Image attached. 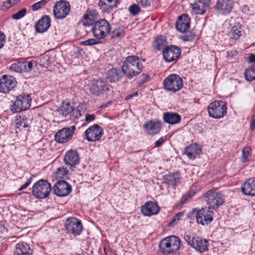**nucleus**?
<instances>
[{
  "mask_svg": "<svg viewBox=\"0 0 255 255\" xmlns=\"http://www.w3.org/2000/svg\"><path fill=\"white\" fill-rule=\"evenodd\" d=\"M241 27L239 26H233L230 31L229 35L230 38L233 39L237 40L242 35Z\"/></svg>",
  "mask_w": 255,
  "mask_h": 255,
  "instance_id": "nucleus-36",
  "label": "nucleus"
},
{
  "mask_svg": "<svg viewBox=\"0 0 255 255\" xmlns=\"http://www.w3.org/2000/svg\"><path fill=\"white\" fill-rule=\"evenodd\" d=\"M31 180H32V177H30L29 178H28L26 182L19 188L18 190L21 191V190L26 188L29 186V185L30 184V183L31 182Z\"/></svg>",
  "mask_w": 255,
  "mask_h": 255,
  "instance_id": "nucleus-54",
  "label": "nucleus"
},
{
  "mask_svg": "<svg viewBox=\"0 0 255 255\" xmlns=\"http://www.w3.org/2000/svg\"><path fill=\"white\" fill-rule=\"evenodd\" d=\"M94 19L93 18V17H90L87 13H85L81 20V22L82 24L85 26H89L92 25L93 26V25L94 22H93Z\"/></svg>",
  "mask_w": 255,
  "mask_h": 255,
  "instance_id": "nucleus-39",
  "label": "nucleus"
},
{
  "mask_svg": "<svg viewBox=\"0 0 255 255\" xmlns=\"http://www.w3.org/2000/svg\"><path fill=\"white\" fill-rule=\"evenodd\" d=\"M139 5L133 4L129 7V11L133 15H137L140 12Z\"/></svg>",
  "mask_w": 255,
  "mask_h": 255,
  "instance_id": "nucleus-46",
  "label": "nucleus"
},
{
  "mask_svg": "<svg viewBox=\"0 0 255 255\" xmlns=\"http://www.w3.org/2000/svg\"><path fill=\"white\" fill-rule=\"evenodd\" d=\"M110 29L109 22L105 19H102L94 23L92 32L95 38L103 41L109 34Z\"/></svg>",
  "mask_w": 255,
  "mask_h": 255,
  "instance_id": "nucleus-3",
  "label": "nucleus"
},
{
  "mask_svg": "<svg viewBox=\"0 0 255 255\" xmlns=\"http://www.w3.org/2000/svg\"><path fill=\"white\" fill-rule=\"evenodd\" d=\"M183 215V212H180V213H178L176 214L174 216V217L172 219L171 221L168 224V226L169 227H173L179 221L180 217L181 216H182Z\"/></svg>",
  "mask_w": 255,
  "mask_h": 255,
  "instance_id": "nucleus-45",
  "label": "nucleus"
},
{
  "mask_svg": "<svg viewBox=\"0 0 255 255\" xmlns=\"http://www.w3.org/2000/svg\"><path fill=\"white\" fill-rule=\"evenodd\" d=\"M26 127H27V126L25 124H24L23 127L25 128Z\"/></svg>",
  "mask_w": 255,
  "mask_h": 255,
  "instance_id": "nucleus-61",
  "label": "nucleus"
},
{
  "mask_svg": "<svg viewBox=\"0 0 255 255\" xmlns=\"http://www.w3.org/2000/svg\"><path fill=\"white\" fill-rule=\"evenodd\" d=\"M233 5L232 0H218L215 6L216 9L223 14H228Z\"/></svg>",
  "mask_w": 255,
  "mask_h": 255,
  "instance_id": "nucleus-25",
  "label": "nucleus"
},
{
  "mask_svg": "<svg viewBox=\"0 0 255 255\" xmlns=\"http://www.w3.org/2000/svg\"><path fill=\"white\" fill-rule=\"evenodd\" d=\"M5 38V36L4 33L0 31V49L3 46Z\"/></svg>",
  "mask_w": 255,
  "mask_h": 255,
  "instance_id": "nucleus-56",
  "label": "nucleus"
},
{
  "mask_svg": "<svg viewBox=\"0 0 255 255\" xmlns=\"http://www.w3.org/2000/svg\"><path fill=\"white\" fill-rule=\"evenodd\" d=\"M95 119V116L94 114L90 115V114H87L86 115L85 118V121L87 123H90L94 121V120Z\"/></svg>",
  "mask_w": 255,
  "mask_h": 255,
  "instance_id": "nucleus-55",
  "label": "nucleus"
},
{
  "mask_svg": "<svg viewBox=\"0 0 255 255\" xmlns=\"http://www.w3.org/2000/svg\"><path fill=\"white\" fill-rule=\"evenodd\" d=\"M141 210L144 215L150 216L157 214L160 211V208L156 203L148 201L141 206Z\"/></svg>",
  "mask_w": 255,
  "mask_h": 255,
  "instance_id": "nucleus-23",
  "label": "nucleus"
},
{
  "mask_svg": "<svg viewBox=\"0 0 255 255\" xmlns=\"http://www.w3.org/2000/svg\"><path fill=\"white\" fill-rule=\"evenodd\" d=\"M76 128L75 126L64 128L55 134V140L59 143H66L72 138Z\"/></svg>",
  "mask_w": 255,
  "mask_h": 255,
  "instance_id": "nucleus-14",
  "label": "nucleus"
},
{
  "mask_svg": "<svg viewBox=\"0 0 255 255\" xmlns=\"http://www.w3.org/2000/svg\"><path fill=\"white\" fill-rule=\"evenodd\" d=\"M116 0H100L98 6L103 12H110L116 7Z\"/></svg>",
  "mask_w": 255,
  "mask_h": 255,
  "instance_id": "nucleus-31",
  "label": "nucleus"
},
{
  "mask_svg": "<svg viewBox=\"0 0 255 255\" xmlns=\"http://www.w3.org/2000/svg\"><path fill=\"white\" fill-rule=\"evenodd\" d=\"M16 82L11 76L4 75L0 78V92L7 93L15 86Z\"/></svg>",
  "mask_w": 255,
  "mask_h": 255,
  "instance_id": "nucleus-17",
  "label": "nucleus"
},
{
  "mask_svg": "<svg viewBox=\"0 0 255 255\" xmlns=\"http://www.w3.org/2000/svg\"><path fill=\"white\" fill-rule=\"evenodd\" d=\"M70 11L69 2L64 0L56 2L53 8V14L56 19H64L69 14Z\"/></svg>",
  "mask_w": 255,
  "mask_h": 255,
  "instance_id": "nucleus-10",
  "label": "nucleus"
},
{
  "mask_svg": "<svg viewBox=\"0 0 255 255\" xmlns=\"http://www.w3.org/2000/svg\"><path fill=\"white\" fill-rule=\"evenodd\" d=\"M166 140V136L160 137L158 140H157L154 143V147H159L165 142Z\"/></svg>",
  "mask_w": 255,
  "mask_h": 255,
  "instance_id": "nucleus-51",
  "label": "nucleus"
},
{
  "mask_svg": "<svg viewBox=\"0 0 255 255\" xmlns=\"http://www.w3.org/2000/svg\"><path fill=\"white\" fill-rule=\"evenodd\" d=\"M184 238L188 244L196 251L202 253L208 250L207 241L197 236H191L185 234Z\"/></svg>",
  "mask_w": 255,
  "mask_h": 255,
  "instance_id": "nucleus-9",
  "label": "nucleus"
},
{
  "mask_svg": "<svg viewBox=\"0 0 255 255\" xmlns=\"http://www.w3.org/2000/svg\"><path fill=\"white\" fill-rule=\"evenodd\" d=\"M255 116H253L251 120L250 128L251 130L255 129Z\"/></svg>",
  "mask_w": 255,
  "mask_h": 255,
  "instance_id": "nucleus-57",
  "label": "nucleus"
},
{
  "mask_svg": "<svg viewBox=\"0 0 255 255\" xmlns=\"http://www.w3.org/2000/svg\"><path fill=\"white\" fill-rule=\"evenodd\" d=\"M154 48L156 50L160 51L167 47L166 38L162 36L157 37L154 41Z\"/></svg>",
  "mask_w": 255,
  "mask_h": 255,
  "instance_id": "nucleus-34",
  "label": "nucleus"
},
{
  "mask_svg": "<svg viewBox=\"0 0 255 255\" xmlns=\"http://www.w3.org/2000/svg\"><path fill=\"white\" fill-rule=\"evenodd\" d=\"M50 0H41L32 5L33 11H37L43 7Z\"/></svg>",
  "mask_w": 255,
  "mask_h": 255,
  "instance_id": "nucleus-40",
  "label": "nucleus"
},
{
  "mask_svg": "<svg viewBox=\"0 0 255 255\" xmlns=\"http://www.w3.org/2000/svg\"><path fill=\"white\" fill-rule=\"evenodd\" d=\"M181 244V241L178 237L168 236L160 242L159 250L164 255H172L179 250Z\"/></svg>",
  "mask_w": 255,
  "mask_h": 255,
  "instance_id": "nucleus-2",
  "label": "nucleus"
},
{
  "mask_svg": "<svg viewBox=\"0 0 255 255\" xmlns=\"http://www.w3.org/2000/svg\"><path fill=\"white\" fill-rule=\"evenodd\" d=\"M190 19L187 14H182L179 16L176 22V28L181 32H186L189 28Z\"/></svg>",
  "mask_w": 255,
  "mask_h": 255,
  "instance_id": "nucleus-24",
  "label": "nucleus"
},
{
  "mask_svg": "<svg viewBox=\"0 0 255 255\" xmlns=\"http://www.w3.org/2000/svg\"><path fill=\"white\" fill-rule=\"evenodd\" d=\"M125 35L124 31L121 28H116L112 32L111 37L112 38H121L124 37Z\"/></svg>",
  "mask_w": 255,
  "mask_h": 255,
  "instance_id": "nucleus-42",
  "label": "nucleus"
},
{
  "mask_svg": "<svg viewBox=\"0 0 255 255\" xmlns=\"http://www.w3.org/2000/svg\"><path fill=\"white\" fill-rule=\"evenodd\" d=\"M27 9L23 8L11 15V17L14 19H19L23 17L26 13Z\"/></svg>",
  "mask_w": 255,
  "mask_h": 255,
  "instance_id": "nucleus-43",
  "label": "nucleus"
},
{
  "mask_svg": "<svg viewBox=\"0 0 255 255\" xmlns=\"http://www.w3.org/2000/svg\"><path fill=\"white\" fill-rule=\"evenodd\" d=\"M205 201L209 209H217L221 206L225 200V196L216 189L209 190L205 194Z\"/></svg>",
  "mask_w": 255,
  "mask_h": 255,
  "instance_id": "nucleus-4",
  "label": "nucleus"
},
{
  "mask_svg": "<svg viewBox=\"0 0 255 255\" xmlns=\"http://www.w3.org/2000/svg\"><path fill=\"white\" fill-rule=\"evenodd\" d=\"M180 174L178 172L166 174L163 177L164 182L170 186H175L180 182Z\"/></svg>",
  "mask_w": 255,
  "mask_h": 255,
  "instance_id": "nucleus-30",
  "label": "nucleus"
},
{
  "mask_svg": "<svg viewBox=\"0 0 255 255\" xmlns=\"http://www.w3.org/2000/svg\"><path fill=\"white\" fill-rule=\"evenodd\" d=\"M211 209L201 208L196 212V221L198 224L202 225L207 224L213 221V212Z\"/></svg>",
  "mask_w": 255,
  "mask_h": 255,
  "instance_id": "nucleus-16",
  "label": "nucleus"
},
{
  "mask_svg": "<svg viewBox=\"0 0 255 255\" xmlns=\"http://www.w3.org/2000/svg\"><path fill=\"white\" fill-rule=\"evenodd\" d=\"M51 19L49 16L45 15L37 22L35 25V30L39 33L46 31L50 27Z\"/></svg>",
  "mask_w": 255,
  "mask_h": 255,
  "instance_id": "nucleus-26",
  "label": "nucleus"
},
{
  "mask_svg": "<svg viewBox=\"0 0 255 255\" xmlns=\"http://www.w3.org/2000/svg\"><path fill=\"white\" fill-rule=\"evenodd\" d=\"M249 61L250 62H255V54H251L249 57Z\"/></svg>",
  "mask_w": 255,
  "mask_h": 255,
  "instance_id": "nucleus-59",
  "label": "nucleus"
},
{
  "mask_svg": "<svg viewBox=\"0 0 255 255\" xmlns=\"http://www.w3.org/2000/svg\"><path fill=\"white\" fill-rule=\"evenodd\" d=\"M71 191V186L63 180L57 182L53 187V192L58 196H65L69 194Z\"/></svg>",
  "mask_w": 255,
  "mask_h": 255,
  "instance_id": "nucleus-19",
  "label": "nucleus"
},
{
  "mask_svg": "<svg viewBox=\"0 0 255 255\" xmlns=\"http://www.w3.org/2000/svg\"><path fill=\"white\" fill-rule=\"evenodd\" d=\"M31 180H32V177H30L29 178H28L26 182L19 188L18 190L21 191V190L26 188L29 186V185L30 184V183L31 182Z\"/></svg>",
  "mask_w": 255,
  "mask_h": 255,
  "instance_id": "nucleus-53",
  "label": "nucleus"
},
{
  "mask_svg": "<svg viewBox=\"0 0 255 255\" xmlns=\"http://www.w3.org/2000/svg\"><path fill=\"white\" fill-rule=\"evenodd\" d=\"M142 68L138 56H128L123 62L122 73L128 78L131 79L138 75L141 72Z\"/></svg>",
  "mask_w": 255,
  "mask_h": 255,
  "instance_id": "nucleus-1",
  "label": "nucleus"
},
{
  "mask_svg": "<svg viewBox=\"0 0 255 255\" xmlns=\"http://www.w3.org/2000/svg\"><path fill=\"white\" fill-rule=\"evenodd\" d=\"M162 55L166 62H171L178 58L180 55V49L174 45L168 46L163 50Z\"/></svg>",
  "mask_w": 255,
  "mask_h": 255,
  "instance_id": "nucleus-15",
  "label": "nucleus"
},
{
  "mask_svg": "<svg viewBox=\"0 0 255 255\" xmlns=\"http://www.w3.org/2000/svg\"><path fill=\"white\" fill-rule=\"evenodd\" d=\"M195 37L194 33L191 32H187L186 33L181 36V39L184 41H191L193 40Z\"/></svg>",
  "mask_w": 255,
  "mask_h": 255,
  "instance_id": "nucleus-44",
  "label": "nucleus"
},
{
  "mask_svg": "<svg viewBox=\"0 0 255 255\" xmlns=\"http://www.w3.org/2000/svg\"><path fill=\"white\" fill-rule=\"evenodd\" d=\"M227 106L225 102L222 101H215L209 104L208 112L210 117L220 119L227 113Z\"/></svg>",
  "mask_w": 255,
  "mask_h": 255,
  "instance_id": "nucleus-7",
  "label": "nucleus"
},
{
  "mask_svg": "<svg viewBox=\"0 0 255 255\" xmlns=\"http://www.w3.org/2000/svg\"><path fill=\"white\" fill-rule=\"evenodd\" d=\"M109 90V86L103 79H94L91 81L89 91L92 94L99 96L103 95Z\"/></svg>",
  "mask_w": 255,
  "mask_h": 255,
  "instance_id": "nucleus-12",
  "label": "nucleus"
},
{
  "mask_svg": "<svg viewBox=\"0 0 255 255\" xmlns=\"http://www.w3.org/2000/svg\"><path fill=\"white\" fill-rule=\"evenodd\" d=\"M64 161L66 165L70 166V168L75 167L79 163V156L77 151L70 150L67 151L64 156Z\"/></svg>",
  "mask_w": 255,
  "mask_h": 255,
  "instance_id": "nucleus-22",
  "label": "nucleus"
},
{
  "mask_svg": "<svg viewBox=\"0 0 255 255\" xmlns=\"http://www.w3.org/2000/svg\"><path fill=\"white\" fill-rule=\"evenodd\" d=\"M165 89L173 93L179 91L183 87L182 78L176 74H171L167 77L163 82Z\"/></svg>",
  "mask_w": 255,
  "mask_h": 255,
  "instance_id": "nucleus-8",
  "label": "nucleus"
},
{
  "mask_svg": "<svg viewBox=\"0 0 255 255\" xmlns=\"http://www.w3.org/2000/svg\"><path fill=\"white\" fill-rule=\"evenodd\" d=\"M184 153L189 159H194L202 153L201 148L196 144H191L185 148Z\"/></svg>",
  "mask_w": 255,
  "mask_h": 255,
  "instance_id": "nucleus-28",
  "label": "nucleus"
},
{
  "mask_svg": "<svg viewBox=\"0 0 255 255\" xmlns=\"http://www.w3.org/2000/svg\"><path fill=\"white\" fill-rule=\"evenodd\" d=\"M122 78V72L120 70L112 68L110 69L107 74V79L110 82H116Z\"/></svg>",
  "mask_w": 255,
  "mask_h": 255,
  "instance_id": "nucleus-33",
  "label": "nucleus"
},
{
  "mask_svg": "<svg viewBox=\"0 0 255 255\" xmlns=\"http://www.w3.org/2000/svg\"><path fill=\"white\" fill-rule=\"evenodd\" d=\"M22 63H23V66L24 72L31 71L33 67L37 66V62L34 60H31L30 61H23Z\"/></svg>",
  "mask_w": 255,
  "mask_h": 255,
  "instance_id": "nucleus-37",
  "label": "nucleus"
},
{
  "mask_svg": "<svg viewBox=\"0 0 255 255\" xmlns=\"http://www.w3.org/2000/svg\"><path fill=\"white\" fill-rule=\"evenodd\" d=\"M68 171L64 168H59L57 169L55 172V176L56 178H63V176L66 174Z\"/></svg>",
  "mask_w": 255,
  "mask_h": 255,
  "instance_id": "nucleus-49",
  "label": "nucleus"
},
{
  "mask_svg": "<svg viewBox=\"0 0 255 255\" xmlns=\"http://www.w3.org/2000/svg\"><path fill=\"white\" fill-rule=\"evenodd\" d=\"M138 5L146 8L150 6L152 0H136Z\"/></svg>",
  "mask_w": 255,
  "mask_h": 255,
  "instance_id": "nucleus-47",
  "label": "nucleus"
},
{
  "mask_svg": "<svg viewBox=\"0 0 255 255\" xmlns=\"http://www.w3.org/2000/svg\"><path fill=\"white\" fill-rule=\"evenodd\" d=\"M19 0H7L3 2L2 6L6 8H9L13 4H15V1H18Z\"/></svg>",
  "mask_w": 255,
  "mask_h": 255,
  "instance_id": "nucleus-50",
  "label": "nucleus"
},
{
  "mask_svg": "<svg viewBox=\"0 0 255 255\" xmlns=\"http://www.w3.org/2000/svg\"><path fill=\"white\" fill-rule=\"evenodd\" d=\"M250 149L248 147H246L243 149V156H242V161L243 162H247L249 160V156L250 155Z\"/></svg>",
  "mask_w": 255,
  "mask_h": 255,
  "instance_id": "nucleus-48",
  "label": "nucleus"
},
{
  "mask_svg": "<svg viewBox=\"0 0 255 255\" xmlns=\"http://www.w3.org/2000/svg\"><path fill=\"white\" fill-rule=\"evenodd\" d=\"M137 95H138V93L137 92H135L133 93V94H131L130 95H128V96H127V97L126 98V100H129L134 97L137 96Z\"/></svg>",
  "mask_w": 255,
  "mask_h": 255,
  "instance_id": "nucleus-58",
  "label": "nucleus"
},
{
  "mask_svg": "<svg viewBox=\"0 0 255 255\" xmlns=\"http://www.w3.org/2000/svg\"><path fill=\"white\" fill-rule=\"evenodd\" d=\"M86 139L90 141H95L100 139L103 134V130L98 125L95 124L88 128L85 132Z\"/></svg>",
  "mask_w": 255,
  "mask_h": 255,
  "instance_id": "nucleus-18",
  "label": "nucleus"
},
{
  "mask_svg": "<svg viewBox=\"0 0 255 255\" xmlns=\"http://www.w3.org/2000/svg\"><path fill=\"white\" fill-rule=\"evenodd\" d=\"M143 128L147 134L154 135L160 132L162 123L158 120H150L147 121L143 125Z\"/></svg>",
  "mask_w": 255,
  "mask_h": 255,
  "instance_id": "nucleus-20",
  "label": "nucleus"
},
{
  "mask_svg": "<svg viewBox=\"0 0 255 255\" xmlns=\"http://www.w3.org/2000/svg\"><path fill=\"white\" fill-rule=\"evenodd\" d=\"M51 191V185L47 181L39 180L32 187V194L38 199H44L48 197Z\"/></svg>",
  "mask_w": 255,
  "mask_h": 255,
  "instance_id": "nucleus-5",
  "label": "nucleus"
},
{
  "mask_svg": "<svg viewBox=\"0 0 255 255\" xmlns=\"http://www.w3.org/2000/svg\"><path fill=\"white\" fill-rule=\"evenodd\" d=\"M210 0H195L191 4L193 11L196 14H203L209 9Z\"/></svg>",
  "mask_w": 255,
  "mask_h": 255,
  "instance_id": "nucleus-21",
  "label": "nucleus"
},
{
  "mask_svg": "<svg viewBox=\"0 0 255 255\" xmlns=\"http://www.w3.org/2000/svg\"><path fill=\"white\" fill-rule=\"evenodd\" d=\"M102 41L97 38H91L81 42V45L91 46L100 43Z\"/></svg>",
  "mask_w": 255,
  "mask_h": 255,
  "instance_id": "nucleus-41",
  "label": "nucleus"
},
{
  "mask_svg": "<svg viewBox=\"0 0 255 255\" xmlns=\"http://www.w3.org/2000/svg\"><path fill=\"white\" fill-rule=\"evenodd\" d=\"M23 63H22V61L18 62L16 63H14L10 67V69L11 71H14L17 73H20L21 72H24L23 69Z\"/></svg>",
  "mask_w": 255,
  "mask_h": 255,
  "instance_id": "nucleus-38",
  "label": "nucleus"
},
{
  "mask_svg": "<svg viewBox=\"0 0 255 255\" xmlns=\"http://www.w3.org/2000/svg\"><path fill=\"white\" fill-rule=\"evenodd\" d=\"M57 111L63 118H70L72 117L75 119L78 118L81 115L80 110L74 108L69 102H62Z\"/></svg>",
  "mask_w": 255,
  "mask_h": 255,
  "instance_id": "nucleus-11",
  "label": "nucleus"
},
{
  "mask_svg": "<svg viewBox=\"0 0 255 255\" xmlns=\"http://www.w3.org/2000/svg\"><path fill=\"white\" fill-rule=\"evenodd\" d=\"M65 228L68 233L74 236L79 235L82 232L83 226L80 221L74 217L69 218L65 223Z\"/></svg>",
  "mask_w": 255,
  "mask_h": 255,
  "instance_id": "nucleus-13",
  "label": "nucleus"
},
{
  "mask_svg": "<svg viewBox=\"0 0 255 255\" xmlns=\"http://www.w3.org/2000/svg\"><path fill=\"white\" fill-rule=\"evenodd\" d=\"M163 119L165 123L174 125L180 122L181 117L176 113L166 112L164 114Z\"/></svg>",
  "mask_w": 255,
  "mask_h": 255,
  "instance_id": "nucleus-32",
  "label": "nucleus"
},
{
  "mask_svg": "<svg viewBox=\"0 0 255 255\" xmlns=\"http://www.w3.org/2000/svg\"><path fill=\"white\" fill-rule=\"evenodd\" d=\"M87 13L90 17H93L94 20L97 17L98 13L95 10H87Z\"/></svg>",
  "mask_w": 255,
  "mask_h": 255,
  "instance_id": "nucleus-52",
  "label": "nucleus"
},
{
  "mask_svg": "<svg viewBox=\"0 0 255 255\" xmlns=\"http://www.w3.org/2000/svg\"><path fill=\"white\" fill-rule=\"evenodd\" d=\"M32 250L29 245L25 242H21L16 244L14 255H32Z\"/></svg>",
  "mask_w": 255,
  "mask_h": 255,
  "instance_id": "nucleus-27",
  "label": "nucleus"
},
{
  "mask_svg": "<svg viewBox=\"0 0 255 255\" xmlns=\"http://www.w3.org/2000/svg\"><path fill=\"white\" fill-rule=\"evenodd\" d=\"M243 192L250 196H255V178L248 179L242 187Z\"/></svg>",
  "mask_w": 255,
  "mask_h": 255,
  "instance_id": "nucleus-29",
  "label": "nucleus"
},
{
  "mask_svg": "<svg viewBox=\"0 0 255 255\" xmlns=\"http://www.w3.org/2000/svg\"><path fill=\"white\" fill-rule=\"evenodd\" d=\"M142 76L143 79H142V80L143 81V82H144L145 80L148 77V75H147V74H143Z\"/></svg>",
  "mask_w": 255,
  "mask_h": 255,
  "instance_id": "nucleus-60",
  "label": "nucleus"
},
{
  "mask_svg": "<svg viewBox=\"0 0 255 255\" xmlns=\"http://www.w3.org/2000/svg\"><path fill=\"white\" fill-rule=\"evenodd\" d=\"M31 99L29 95L20 94L17 96L16 100L10 107L12 113H18L28 109L31 105Z\"/></svg>",
  "mask_w": 255,
  "mask_h": 255,
  "instance_id": "nucleus-6",
  "label": "nucleus"
},
{
  "mask_svg": "<svg viewBox=\"0 0 255 255\" xmlns=\"http://www.w3.org/2000/svg\"><path fill=\"white\" fill-rule=\"evenodd\" d=\"M244 76L248 81L255 80V65H252L247 68L245 71Z\"/></svg>",
  "mask_w": 255,
  "mask_h": 255,
  "instance_id": "nucleus-35",
  "label": "nucleus"
}]
</instances>
